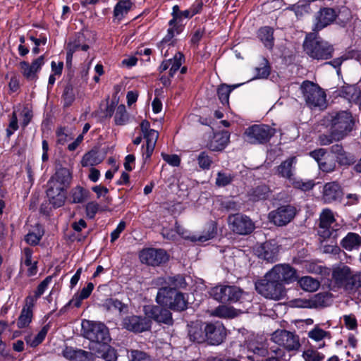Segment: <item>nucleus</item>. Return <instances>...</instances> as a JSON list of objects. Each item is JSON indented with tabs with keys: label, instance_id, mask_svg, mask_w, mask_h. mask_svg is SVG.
Segmentation results:
<instances>
[{
	"label": "nucleus",
	"instance_id": "1",
	"mask_svg": "<svg viewBox=\"0 0 361 361\" xmlns=\"http://www.w3.org/2000/svg\"><path fill=\"white\" fill-rule=\"evenodd\" d=\"M72 173L68 169L60 166L56 168L55 173L48 181L47 195L49 202L54 207L63 205L66 199V190L69 188L72 180Z\"/></svg>",
	"mask_w": 361,
	"mask_h": 361
},
{
	"label": "nucleus",
	"instance_id": "2",
	"mask_svg": "<svg viewBox=\"0 0 361 361\" xmlns=\"http://www.w3.org/2000/svg\"><path fill=\"white\" fill-rule=\"evenodd\" d=\"M322 124L333 130L334 135L343 139L353 130L355 121L348 111H332L324 116Z\"/></svg>",
	"mask_w": 361,
	"mask_h": 361
},
{
	"label": "nucleus",
	"instance_id": "3",
	"mask_svg": "<svg viewBox=\"0 0 361 361\" xmlns=\"http://www.w3.org/2000/svg\"><path fill=\"white\" fill-rule=\"evenodd\" d=\"M303 49L310 58L318 61L332 58L334 51L333 45L314 31L306 35Z\"/></svg>",
	"mask_w": 361,
	"mask_h": 361
},
{
	"label": "nucleus",
	"instance_id": "4",
	"mask_svg": "<svg viewBox=\"0 0 361 361\" xmlns=\"http://www.w3.org/2000/svg\"><path fill=\"white\" fill-rule=\"evenodd\" d=\"M81 334L90 341V349L92 350H95V346L107 344L111 341L109 329L99 322L83 320Z\"/></svg>",
	"mask_w": 361,
	"mask_h": 361
},
{
	"label": "nucleus",
	"instance_id": "5",
	"mask_svg": "<svg viewBox=\"0 0 361 361\" xmlns=\"http://www.w3.org/2000/svg\"><path fill=\"white\" fill-rule=\"evenodd\" d=\"M336 19L341 20L345 25L351 19L350 11L345 8L342 11L338 12L333 8L322 7L314 14L312 31L318 32L332 24Z\"/></svg>",
	"mask_w": 361,
	"mask_h": 361
},
{
	"label": "nucleus",
	"instance_id": "6",
	"mask_svg": "<svg viewBox=\"0 0 361 361\" xmlns=\"http://www.w3.org/2000/svg\"><path fill=\"white\" fill-rule=\"evenodd\" d=\"M332 281L338 288L352 291L361 287V273L353 274L349 267L340 264L333 269Z\"/></svg>",
	"mask_w": 361,
	"mask_h": 361
},
{
	"label": "nucleus",
	"instance_id": "7",
	"mask_svg": "<svg viewBox=\"0 0 361 361\" xmlns=\"http://www.w3.org/2000/svg\"><path fill=\"white\" fill-rule=\"evenodd\" d=\"M157 302L176 311L182 312L188 308V300L185 295L179 290L160 288L156 296Z\"/></svg>",
	"mask_w": 361,
	"mask_h": 361
},
{
	"label": "nucleus",
	"instance_id": "8",
	"mask_svg": "<svg viewBox=\"0 0 361 361\" xmlns=\"http://www.w3.org/2000/svg\"><path fill=\"white\" fill-rule=\"evenodd\" d=\"M255 289L266 298L279 300L285 295V288L281 282L274 277L269 276L267 272L264 279L255 282Z\"/></svg>",
	"mask_w": 361,
	"mask_h": 361
},
{
	"label": "nucleus",
	"instance_id": "9",
	"mask_svg": "<svg viewBox=\"0 0 361 361\" xmlns=\"http://www.w3.org/2000/svg\"><path fill=\"white\" fill-rule=\"evenodd\" d=\"M209 294L215 300L221 303H235L240 302L245 293L235 286L219 285L212 288Z\"/></svg>",
	"mask_w": 361,
	"mask_h": 361
},
{
	"label": "nucleus",
	"instance_id": "10",
	"mask_svg": "<svg viewBox=\"0 0 361 361\" xmlns=\"http://www.w3.org/2000/svg\"><path fill=\"white\" fill-rule=\"evenodd\" d=\"M300 89L307 105L310 108L323 107L326 104V94L323 90L312 82L305 80Z\"/></svg>",
	"mask_w": 361,
	"mask_h": 361
},
{
	"label": "nucleus",
	"instance_id": "11",
	"mask_svg": "<svg viewBox=\"0 0 361 361\" xmlns=\"http://www.w3.org/2000/svg\"><path fill=\"white\" fill-rule=\"evenodd\" d=\"M275 129L264 124H254L248 127L245 133V140L253 145H263L274 136Z\"/></svg>",
	"mask_w": 361,
	"mask_h": 361
},
{
	"label": "nucleus",
	"instance_id": "12",
	"mask_svg": "<svg viewBox=\"0 0 361 361\" xmlns=\"http://www.w3.org/2000/svg\"><path fill=\"white\" fill-rule=\"evenodd\" d=\"M271 339L288 352L298 351L301 347L299 336L286 329H277L271 334Z\"/></svg>",
	"mask_w": 361,
	"mask_h": 361
},
{
	"label": "nucleus",
	"instance_id": "13",
	"mask_svg": "<svg viewBox=\"0 0 361 361\" xmlns=\"http://www.w3.org/2000/svg\"><path fill=\"white\" fill-rule=\"evenodd\" d=\"M296 214L295 207L288 204L279 207L269 214L271 222L278 226H283L290 222Z\"/></svg>",
	"mask_w": 361,
	"mask_h": 361
},
{
	"label": "nucleus",
	"instance_id": "14",
	"mask_svg": "<svg viewBox=\"0 0 361 361\" xmlns=\"http://www.w3.org/2000/svg\"><path fill=\"white\" fill-rule=\"evenodd\" d=\"M269 273V276L274 277L282 284L291 283L298 278L296 269L287 264H276Z\"/></svg>",
	"mask_w": 361,
	"mask_h": 361
},
{
	"label": "nucleus",
	"instance_id": "15",
	"mask_svg": "<svg viewBox=\"0 0 361 361\" xmlns=\"http://www.w3.org/2000/svg\"><path fill=\"white\" fill-rule=\"evenodd\" d=\"M228 221L231 229L240 235L249 234L255 228L253 222L248 216L239 214L229 216Z\"/></svg>",
	"mask_w": 361,
	"mask_h": 361
},
{
	"label": "nucleus",
	"instance_id": "16",
	"mask_svg": "<svg viewBox=\"0 0 361 361\" xmlns=\"http://www.w3.org/2000/svg\"><path fill=\"white\" fill-rule=\"evenodd\" d=\"M145 312L150 320L152 319L157 323H163L169 326L173 324L172 313L165 306L159 305L145 307Z\"/></svg>",
	"mask_w": 361,
	"mask_h": 361
},
{
	"label": "nucleus",
	"instance_id": "17",
	"mask_svg": "<svg viewBox=\"0 0 361 361\" xmlns=\"http://www.w3.org/2000/svg\"><path fill=\"white\" fill-rule=\"evenodd\" d=\"M140 259L142 263L155 267L166 262L169 256L163 249L147 248L140 252Z\"/></svg>",
	"mask_w": 361,
	"mask_h": 361
},
{
	"label": "nucleus",
	"instance_id": "18",
	"mask_svg": "<svg viewBox=\"0 0 361 361\" xmlns=\"http://www.w3.org/2000/svg\"><path fill=\"white\" fill-rule=\"evenodd\" d=\"M206 341L209 345H218L221 344L226 336V330L224 325L219 322L207 323Z\"/></svg>",
	"mask_w": 361,
	"mask_h": 361
},
{
	"label": "nucleus",
	"instance_id": "19",
	"mask_svg": "<svg viewBox=\"0 0 361 361\" xmlns=\"http://www.w3.org/2000/svg\"><path fill=\"white\" fill-rule=\"evenodd\" d=\"M123 326L128 331L140 333L150 329L152 322L147 317L132 315L126 317L122 322Z\"/></svg>",
	"mask_w": 361,
	"mask_h": 361
},
{
	"label": "nucleus",
	"instance_id": "20",
	"mask_svg": "<svg viewBox=\"0 0 361 361\" xmlns=\"http://www.w3.org/2000/svg\"><path fill=\"white\" fill-rule=\"evenodd\" d=\"M44 56H40L35 59L31 64L26 61H21L20 63V68L23 76L30 80L37 78L36 74L44 64Z\"/></svg>",
	"mask_w": 361,
	"mask_h": 361
},
{
	"label": "nucleus",
	"instance_id": "21",
	"mask_svg": "<svg viewBox=\"0 0 361 361\" xmlns=\"http://www.w3.org/2000/svg\"><path fill=\"white\" fill-rule=\"evenodd\" d=\"M206 324L207 322H195L188 325V336L191 341L197 343H203L206 341Z\"/></svg>",
	"mask_w": 361,
	"mask_h": 361
},
{
	"label": "nucleus",
	"instance_id": "22",
	"mask_svg": "<svg viewBox=\"0 0 361 361\" xmlns=\"http://www.w3.org/2000/svg\"><path fill=\"white\" fill-rule=\"evenodd\" d=\"M343 196L341 186L336 182H329L324 185L323 199L326 203L340 201Z\"/></svg>",
	"mask_w": 361,
	"mask_h": 361
},
{
	"label": "nucleus",
	"instance_id": "23",
	"mask_svg": "<svg viewBox=\"0 0 361 361\" xmlns=\"http://www.w3.org/2000/svg\"><path fill=\"white\" fill-rule=\"evenodd\" d=\"M257 253L260 259L273 263L277 260L279 248L275 244L265 242L257 250Z\"/></svg>",
	"mask_w": 361,
	"mask_h": 361
},
{
	"label": "nucleus",
	"instance_id": "24",
	"mask_svg": "<svg viewBox=\"0 0 361 361\" xmlns=\"http://www.w3.org/2000/svg\"><path fill=\"white\" fill-rule=\"evenodd\" d=\"M334 220L333 213L330 209L323 210L319 218V228L321 230L319 231V233L324 238L330 237L331 233L329 228Z\"/></svg>",
	"mask_w": 361,
	"mask_h": 361
},
{
	"label": "nucleus",
	"instance_id": "25",
	"mask_svg": "<svg viewBox=\"0 0 361 361\" xmlns=\"http://www.w3.org/2000/svg\"><path fill=\"white\" fill-rule=\"evenodd\" d=\"M178 233L180 234L183 238L189 239L192 242H205L209 239L213 238L216 235V226L214 222L211 223L208 226L207 231H204L202 234L189 235L186 234L187 232L183 231L180 233L179 228H178Z\"/></svg>",
	"mask_w": 361,
	"mask_h": 361
},
{
	"label": "nucleus",
	"instance_id": "26",
	"mask_svg": "<svg viewBox=\"0 0 361 361\" xmlns=\"http://www.w3.org/2000/svg\"><path fill=\"white\" fill-rule=\"evenodd\" d=\"M339 95L347 99L350 103L359 106L361 109V90L354 86L343 87L340 90Z\"/></svg>",
	"mask_w": 361,
	"mask_h": 361
},
{
	"label": "nucleus",
	"instance_id": "27",
	"mask_svg": "<svg viewBox=\"0 0 361 361\" xmlns=\"http://www.w3.org/2000/svg\"><path fill=\"white\" fill-rule=\"evenodd\" d=\"M271 192V190L266 184H260L252 188L248 192V197L250 201L258 202L267 200Z\"/></svg>",
	"mask_w": 361,
	"mask_h": 361
},
{
	"label": "nucleus",
	"instance_id": "28",
	"mask_svg": "<svg viewBox=\"0 0 361 361\" xmlns=\"http://www.w3.org/2000/svg\"><path fill=\"white\" fill-rule=\"evenodd\" d=\"M296 163V157H290L285 161H282L281 164L276 168V173L288 179H290L293 175L294 166L293 165Z\"/></svg>",
	"mask_w": 361,
	"mask_h": 361
},
{
	"label": "nucleus",
	"instance_id": "29",
	"mask_svg": "<svg viewBox=\"0 0 361 361\" xmlns=\"http://www.w3.org/2000/svg\"><path fill=\"white\" fill-rule=\"evenodd\" d=\"M257 37L268 49H272L274 45V29L269 26H264L259 29Z\"/></svg>",
	"mask_w": 361,
	"mask_h": 361
},
{
	"label": "nucleus",
	"instance_id": "30",
	"mask_svg": "<svg viewBox=\"0 0 361 361\" xmlns=\"http://www.w3.org/2000/svg\"><path fill=\"white\" fill-rule=\"evenodd\" d=\"M71 49L73 48L74 51L81 49L82 51H87L90 48L87 44V36L84 32H77L73 39H71L67 44Z\"/></svg>",
	"mask_w": 361,
	"mask_h": 361
},
{
	"label": "nucleus",
	"instance_id": "31",
	"mask_svg": "<svg viewBox=\"0 0 361 361\" xmlns=\"http://www.w3.org/2000/svg\"><path fill=\"white\" fill-rule=\"evenodd\" d=\"M228 140L229 136L227 133H216L207 144V147L212 151H220L225 147Z\"/></svg>",
	"mask_w": 361,
	"mask_h": 361
},
{
	"label": "nucleus",
	"instance_id": "32",
	"mask_svg": "<svg viewBox=\"0 0 361 361\" xmlns=\"http://www.w3.org/2000/svg\"><path fill=\"white\" fill-rule=\"evenodd\" d=\"M165 285L161 288H169L171 290H178L185 288L187 283L184 276L178 274L173 276H169L164 281Z\"/></svg>",
	"mask_w": 361,
	"mask_h": 361
},
{
	"label": "nucleus",
	"instance_id": "33",
	"mask_svg": "<svg viewBox=\"0 0 361 361\" xmlns=\"http://www.w3.org/2000/svg\"><path fill=\"white\" fill-rule=\"evenodd\" d=\"M341 245L348 250L358 248L361 245V237L355 233H348L342 240Z\"/></svg>",
	"mask_w": 361,
	"mask_h": 361
},
{
	"label": "nucleus",
	"instance_id": "34",
	"mask_svg": "<svg viewBox=\"0 0 361 361\" xmlns=\"http://www.w3.org/2000/svg\"><path fill=\"white\" fill-rule=\"evenodd\" d=\"M97 356L101 357L106 361H116L117 359L116 351L107 344H102L96 348Z\"/></svg>",
	"mask_w": 361,
	"mask_h": 361
},
{
	"label": "nucleus",
	"instance_id": "35",
	"mask_svg": "<svg viewBox=\"0 0 361 361\" xmlns=\"http://www.w3.org/2000/svg\"><path fill=\"white\" fill-rule=\"evenodd\" d=\"M298 283L304 290L308 292L316 291L320 286L318 280L309 276L302 277L298 281Z\"/></svg>",
	"mask_w": 361,
	"mask_h": 361
},
{
	"label": "nucleus",
	"instance_id": "36",
	"mask_svg": "<svg viewBox=\"0 0 361 361\" xmlns=\"http://www.w3.org/2000/svg\"><path fill=\"white\" fill-rule=\"evenodd\" d=\"M239 310L226 305H219L214 310V314L221 318H233L238 314Z\"/></svg>",
	"mask_w": 361,
	"mask_h": 361
},
{
	"label": "nucleus",
	"instance_id": "37",
	"mask_svg": "<svg viewBox=\"0 0 361 361\" xmlns=\"http://www.w3.org/2000/svg\"><path fill=\"white\" fill-rule=\"evenodd\" d=\"M132 6V3L129 0H121L116 5L114 10V16L121 19L126 14Z\"/></svg>",
	"mask_w": 361,
	"mask_h": 361
},
{
	"label": "nucleus",
	"instance_id": "38",
	"mask_svg": "<svg viewBox=\"0 0 361 361\" xmlns=\"http://www.w3.org/2000/svg\"><path fill=\"white\" fill-rule=\"evenodd\" d=\"M102 159L99 157L98 152L94 150H92L87 153H86L81 161L82 166L84 167L88 166H95L102 162Z\"/></svg>",
	"mask_w": 361,
	"mask_h": 361
},
{
	"label": "nucleus",
	"instance_id": "39",
	"mask_svg": "<svg viewBox=\"0 0 361 361\" xmlns=\"http://www.w3.org/2000/svg\"><path fill=\"white\" fill-rule=\"evenodd\" d=\"M75 93L73 91V86L71 82H68L63 90L62 95V102L63 107H69L75 101Z\"/></svg>",
	"mask_w": 361,
	"mask_h": 361
},
{
	"label": "nucleus",
	"instance_id": "40",
	"mask_svg": "<svg viewBox=\"0 0 361 361\" xmlns=\"http://www.w3.org/2000/svg\"><path fill=\"white\" fill-rule=\"evenodd\" d=\"M89 192L80 186H76L71 190L73 203H82L88 197Z\"/></svg>",
	"mask_w": 361,
	"mask_h": 361
},
{
	"label": "nucleus",
	"instance_id": "41",
	"mask_svg": "<svg viewBox=\"0 0 361 361\" xmlns=\"http://www.w3.org/2000/svg\"><path fill=\"white\" fill-rule=\"evenodd\" d=\"M32 310H28L27 308H23L18 319V327L22 329L27 326L32 321Z\"/></svg>",
	"mask_w": 361,
	"mask_h": 361
},
{
	"label": "nucleus",
	"instance_id": "42",
	"mask_svg": "<svg viewBox=\"0 0 361 361\" xmlns=\"http://www.w3.org/2000/svg\"><path fill=\"white\" fill-rule=\"evenodd\" d=\"M238 85H235L231 88V87L228 85L222 84L218 87L217 94L222 104L225 105L228 104L231 92L234 87H238Z\"/></svg>",
	"mask_w": 361,
	"mask_h": 361
},
{
	"label": "nucleus",
	"instance_id": "43",
	"mask_svg": "<svg viewBox=\"0 0 361 361\" xmlns=\"http://www.w3.org/2000/svg\"><path fill=\"white\" fill-rule=\"evenodd\" d=\"M197 160L200 168L203 170L209 169L213 163V157L207 152H201L197 156Z\"/></svg>",
	"mask_w": 361,
	"mask_h": 361
},
{
	"label": "nucleus",
	"instance_id": "44",
	"mask_svg": "<svg viewBox=\"0 0 361 361\" xmlns=\"http://www.w3.org/2000/svg\"><path fill=\"white\" fill-rule=\"evenodd\" d=\"M105 306L109 311L118 310L119 312L126 311L128 309L126 305L123 303L121 301L114 298H109L106 300Z\"/></svg>",
	"mask_w": 361,
	"mask_h": 361
},
{
	"label": "nucleus",
	"instance_id": "45",
	"mask_svg": "<svg viewBox=\"0 0 361 361\" xmlns=\"http://www.w3.org/2000/svg\"><path fill=\"white\" fill-rule=\"evenodd\" d=\"M128 119V114L126 111V106L121 104L117 107L115 122L117 125H124Z\"/></svg>",
	"mask_w": 361,
	"mask_h": 361
},
{
	"label": "nucleus",
	"instance_id": "46",
	"mask_svg": "<svg viewBox=\"0 0 361 361\" xmlns=\"http://www.w3.org/2000/svg\"><path fill=\"white\" fill-rule=\"evenodd\" d=\"M336 161L341 166H349L355 162V157L353 154L345 151L340 153L336 157Z\"/></svg>",
	"mask_w": 361,
	"mask_h": 361
},
{
	"label": "nucleus",
	"instance_id": "47",
	"mask_svg": "<svg viewBox=\"0 0 361 361\" xmlns=\"http://www.w3.org/2000/svg\"><path fill=\"white\" fill-rule=\"evenodd\" d=\"M308 336L316 341H319L326 336L330 337V334L316 326L312 330L309 331Z\"/></svg>",
	"mask_w": 361,
	"mask_h": 361
},
{
	"label": "nucleus",
	"instance_id": "48",
	"mask_svg": "<svg viewBox=\"0 0 361 361\" xmlns=\"http://www.w3.org/2000/svg\"><path fill=\"white\" fill-rule=\"evenodd\" d=\"M302 357L305 361H322L324 358V355L312 349L305 350Z\"/></svg>",
	"mask_w": 361,
	"mask_h": 361
},
{
	"label": "nucleus",
	"instance_id": "49",
	"mask_svg": "<svg viewBox=\"0 0 361 361\" xmlns=\"http://www.w3.org/2000/svg\"><path fill=\"white\" fill-rule=\"evenodd\" d=\"M130 361H151L150 357L145 352L132 350L128 355Z\"/></svg>",
	"mask_w": 361,
	"mask_h": 361
},
{
	"label": "nucleus",
	"instance_id": "50",
	"mask_svg": "<svg viewBox=\"0 0 361 361\" xmlns=\"http://www.w3.org/2000/svg\"><path fill=\"white\" fill-rule=\"evenodd\" d=\"M183 55L178 52L177 53L173 59H172L171 67L169 70V75L170 77H173L177 71L180 68L182 64V59H183Z\"/></svg>",
	"mask_w": 361,
	"mask_h": 361
},
{
	"label": "nucleus",
	"instance_id": "51",
	"mask_svg": "<svg viewBox=\"0 0 361 361\" xmlns=\"http://www.w3.org/2000/svg\"><path fill=\"white\" fill-rule=\"evenodd\" d=\"M330 133L322 134L319 137V141L322 145H328L334 142V141H339L342 139L334 135L333 130H329Z\"/></svg>",
	"mask_w": 361,
	"mask_h": 361
},
{
	"label": "nucleus",
	"instance_id": "52",
	"mask_svg": "<svg viewBox=\"0 0 361 361\" xmlns=\"http://www.w3.org/2000/svg\"><path fill=\"white\" fill-rule=\"evenodd\" d=\"M233 177L231 174L223 172H219L216 178V184L219 187H224L231 183Z\"/></svg>",
	"mask_w": 361,
	"mask_h": 361
},
{
	"label": "nucleus",
	"instance_id": "53",
	"mask_svg": "<svg viewBox=\"0 0 361 361\" xmlns=\"http://www.w3.org/2000/svg\"><path fill=\"white\" fill-rule=\"evenodd\" d=\"M94 354L81 349L77 350L74 361H94Z\"/></svg>",
	"mask_w": 361,
	"mask_h": 361
},
{
	"label": "nucleus",
	"instance_id": "54",
	"mask_svg": "<svg viewBox=\"0 0 361 361\" xmlns=\"http://www.w3.org/2000/svg\"><path fill=\"white\" fill-rule=\"evenodd\" d=\"M263 61V66L256 68L257 78H267L270 74V67L268 64V61L264 59Z\"/></svg>",
	"mask_w": 361,
	"mask_h": 361
},
{
	"label": "nucleus",
	"instance_id": "55",
	"mask_svg": "<svg viewBox=\"0 0 361 361\" xmlns=\"http://www.w3.org/2000/svg\"><path fill=\"white\" fill-rule=\"evenodd\" d=\"M48 330H49V326L48 325L44 326L40 330V331L37 334V335L32 339V341L31 343V347H36L39 344H40L45 338V336L48 332Z\"/></svg>",
	"mask_w": 361,
	"mask_h": 361
},
{
	"label": "nucleus",
	"instance_id": "56",
	"mask_svg": "<svg viewBox=\"0 0 361 361\" xmlns=\"http://www.w3.org/2000/svg\"><path fill=\"white\" fill-rule=\"evenodd\" d=\"M18 128V117L16 113L13 111L10 119L8 128L6 129L7 137H9L13 133V131L17 130Z\"/></svg>",
	"mask_w": 361,
	"mask_h": 361
},
{
	"label": "nucleus",
	"instance_id": "57",
	"mask_svg": "<svg viewBox=\"0 0 361 361\" xmlns=\"http://www.w3.org/2000/svg\"><path fill=\"white\" fill-rule=\"evenodd\" d=\"M319 169L326 173L332 172L336 169V163L333 160H326L324 159L322 160L319 164H318Z\"/></svg>",
	"mask_w": 361,
	"mask_h": 361
},
{
	"label": "nucleus",
	"instance_id": "58",
	"mask_svg": "<svg viewBox=\"0 0 361 361\" xmlns=\"http://www.w3.org/2000/svg\"><path fill=\"white\" fill-rule=\"evenodd\" d=\"M161 157L166 162L173 166H178L180 165V159L176 154H167L162 152Z\"/></svg>",
	"mask_w": 361,
	"mask_h": 361
},
{
	"label": "nucleus",
	"instance_id": "59",
	"mask_svg": "<svg viewBox=\"0 0 361 361\" xmlns=\"http://www.w3.org/2000/svg\"><path fill=\"white\" fill-rule=\"evenodd\" d=\"M144 137L147 140V145H152L155 146L158 139L159 133L155 130H150L149 132L144 134Z\"/></svg>",
	"mask_w": 361,
	"mask_h": 361
},
{
	"label": "nucleus",
	"instance_id": "60",
	"mask_svg": "<svg viewBox=\"0 0 361 361\" xmlns=\"http://www.w3.org/2000/svg\"><path fill=\"white\" fill-rule=\"evenodd\" d=\"M51 281V276H47L38 285L37 290L35 292L36 297L39 298L44 293Z\"/></svg>",
	"mask_w": 361,
	"mask_h": 361
},
{
	"label": "nucleus",
	"instance_id": "61",
	"mask_svg": "<svg viewBox=\"0 0 361 361\" xmlns=\"http://www.w3.org/2000/svg\"><path fill=\"white\" fill-rule=\"evenodd\" d=\"M293 185L294 188L300 189L302 191H308L314 187V183L312 180H309L307 182L297 180L293 183Z\"/></svg>",
	"mask_w": 361,
	"mask_h": 361
},
{
	"label": "nucleus",
	"instance_id": "62",
	"mask_svg": "<svg viewBox=\"0 0 361 361\" xmlns=\"http://www.w3.org/2000/svg\"><path fill=\"white\" fill-rule=\"evenodd\" d=\"M295 305L301 308L316 307L317 300L298 299L295 301Z\"/></svg>",
	"mask_w": 361,
	"mask_h": 361
},
{
	"label": "nucleus",
	"instance_id": "63",
	"mask_svg": "<svg viewBox=\"0 0 361 361\" xmlns=\"http://www.w3.org/2000/svg\"><path fill=\"white\" fill-rule=\"evenodd\" d=\"M221 206L228 212H235L239 210L238 204L234 202L233 200H231L223 201L221 203Z\"/></svg>",
	"mask_w": 361,
	"mask_h": 361
},
{
	"label": "nucleus",
	"instance_id": "64",
	"mask_svg": "<svg viewBox=\"0 0 361 361\" xmlns=\"http://www.w3.org/2000/svg\"><path fill=\"white\" fill-rule=\"evenodd\" d=\"M99 209V204L95 202H90L86 205V212L90 218H93Z\"/></svg>",
	"mask_w": 361,
	"mask_h": 361
}]
</instances>
